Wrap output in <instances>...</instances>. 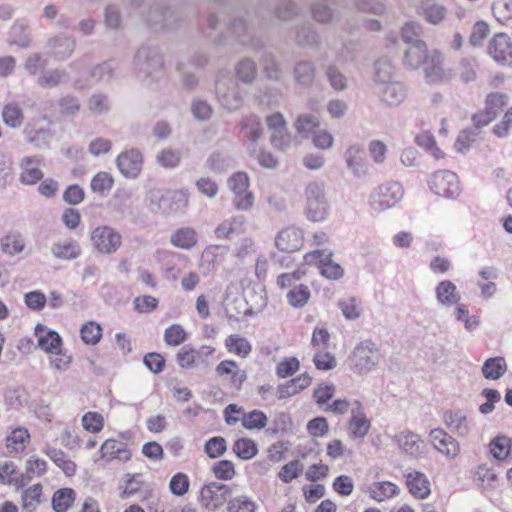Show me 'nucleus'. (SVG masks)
<instances>
[{
  "label": "nucleus",
  "mask_w": 512,
  "mask_h": 512,
  "mask_svg": "<svg viewBox=\"0 0 512 512\" xmlns=\"http://www.w3.org/2000/svg\"><path fill=\"white\" fill-rule=\"evenodd\" d=\"M374 93L387 107L399 106L407 97L405 85L396 79L394 67L389 60L380 59L375 63Z\"/></svg>",
  "instance_id": "1"
},
{
  "label": "nucleus",
  "mask_w": 512,
  "mask_h": 512,
  "mask_svg": "<svg viewBox=\"0 0 512 512\" xmlns=\"http://www.w3.org/2000/svg\"><path fill=\"white\" fill-rule=\"evenodd\" d=\"M136 77L143 83L158 81L164 75L163 57L156 47H140L133 60Z\"/></svg>",
  "instance_id": "2"
},
{
  "label": "nucleus",
  "mask_w": 512,
  "mask_h": 512,
  "mask_svg": "<svg viewBox=\"0 0 512 512\" xmlns=\"http://www.w3.org/2000/svg\"><path fill=\"white\" fill-rule=\"evenodd\" d=\"M404 196V189L398 182H386L379 185L370 196V207L376 212H382L394 207Z\"/></svg>",
  "instance_id": "3"
},
{
  "label": "nucleus",
  "mask_w": 512,
  "mask_h": 512,
  "mask_svg": "<svg viewBox=\"0 0 512 512\" xmlns=\"http://www.w3.org/2000/svg\"><path fill=\"white\" fill-rule=\"evenodd\" d=\"M306 215L314 222L326 219L328 215V203L325 197L324 186L317 182H311L305 189Z\"/></svg>",
  "instance_id": "4"
},
{
  "label": "nucleus",
  "mask_w": 512,
  "mask_h": 512,
  "mask_svg": "<svg viewBox=\"0 0 512 512\" xmlns=\"http://www.w3.org/2000/svg\"><path fill=\"white\" fill-rule=\"evenodd\" d=\"M90 241L98 253L112 255L120 248L122 236L116 229L102 225L91 231Z\"/></svg>",
  "instance_id": "5"
},
{
  "label": "nucleus",
  "mask_w": 512,
  "mask_h": 512,
  "mask_svg": "<svg viewBox=\"0 0 512 512\" xmlns=\"http://www.w3.org/2000/svg\"><path fill=\"white\" fill-rule=\"evenodd\" d=\"M380 361V352L377 346L364 341L357 345L351 356V363L354 370L359 374H366L372 371Z\"/></svg>",
  "instance_id": "6"
},
{
  "label": "nucleus",
  "mask_w": 512,
  "mask_h": 512,
  "mask_svg": "<svg viewBox=\"0 0 512 512\" xmlns=\"http://www.w3.org/2000/svg\"><path fill=\"white\" fill-rule=\"evenodd\" d=\"M266 125L270 132V144L279 151H286L292 146V136L288 131L284 116L279 113H271L266 116Z\"/></svg>",
  "instance_id": "7"
},
{
  "label": "nucleus",
  "mask_w": 512,
  "mask_h": 512,
  "mask_svg": "<svg viewBox=\"0 0 512 512\" xmlns=\"http://www.w3.org/2000/svg\"><path fill=\"white\" fill-rule=\"evenodd\" d=\"M331 257L332 252L327 249L314 250L304 255V262L307 265L317 266L324 277L338 280L343 277L344 269Z\"/></svg>",
  "instance_id": "8"
},
{
  "label": "nucleus",
  "mask_w": 512,
  "mask_h": 512,
  "mask_svg": "<svg viewBox=\"0 0 512 512\" xmlns=\"http://www.w3.org/2000/svg\"><path fill=\"white\" fill-rule=\"evenodd\" d=\"M429 185L433 193L445 198H455L461 192L457 175L449 170L435 172L430 178Z\"/></svg>",
  "instance_id": "9"
},
{
  "label": "nucleus",
  "mask_w": 512,
  "mask_h": 512,
  "mask_svg": "<svg viewBox=\"0 0 512 512\" xmlns=\"http://www.w3.org/2000/svg\"><path fill=\"white\" fill-rule=\"evenodd\" d=\"M424 76L428 83L439 84L450 80L453 73L445 69V56L442 51L433 49L424 63Z\"/></svg>",
  "instance_id": "10"
},
{
  "label": "nucleus",
  "mask_w": 512,
  "mask_h": 512,
  "mask_svg": "<svg viewBox=\"0 0 512 512\" xmlns=\"http://www.w3.org/2000/svg\"><path fill=\"white\" fill-rule=\"evenodd\" d=\"M230 495V486L219 482H211L201 488L199 500L203 507L214 512L227 502Z\"/></svg>",
  "instance_id": "11"
},
{
  "label": "nucleus",
  "mask_w": 512,
  "mask_h": 512,
  "mask_svg": "<svg viewBox=\"0 0 512 512\" xmlns=\"http://www.w3.org/2000/svg\"><path fill=\"white\" fill-rule=\"evenodd\" d=\"M216 93L220 104L229 111H235L242 105V96L236 81L223 78L216 83Z\"/></svg>",
  "instance_id": "12"
},
{
  "label": "nucleus",
  "mask_w": 512,
  "mask_h": 512,
  "mask_svg": "<svg viewBox=\"0 0 512 512\" xmlns=\"http://www.w3.org/2000/svg\"><path fill=\"white\" fill-rule=\"evenodd\" d=\"M429 438L432 446L447 459H455L460 453L458 441L441 428L430 431Z\"/></svg>",
  "instance_id": "13"
},
{
  "label": "nucleus",
  "mask_w": 512,
  "mask_h": 512,
  "mask_svg": "<svg viewBox=\"0 0 512 512\" xmlns=\"http://www.w3.org/2000/svg\"><path fill=\"white\" fill-rule=\"evenodd\" d=\"M116 165L127 178H136L143 166V156L138 149H130L121 152L116 158Z\"/></svg>",
  "instance_id": "14"
},
{
  "label": "nucleus",
  "mask_w": 512,
  "mask_h": 512,
  "mask_svg": "<svg viewBox=\"0 0 512 512\" xmlns=\"http://www.w3.org/2000/svg\"><path fill=\"white\" fill-rule=\"evenodd\" d=\"M488 53L496 62L511 65L512 42L509 36L505 33L495 34L489 42Z\"/></svg>",
  "instance_id": "15"
},
{
  "label": "nucleus",
  "mask_w": 512,
  "mask_h": 512,
  "mask_svg": "<svg viewBox=\"0 0 512 512\" xmlns=\"http://www.w3.org/2000/svg\"><path fill=\"white\" fill-rule=\"evenodd\" d=\"M371 427L362 404L355 401L351 407V416L348 422V432L352 439L364 438Z\"/></svg>",
  "instance_id": "16"
},
{
  "label": "nucleus",
  "mask_w": 512,
  "mask_h": 512,
  "mask_svg": "<svg viewBox=\"0 0 512 512\" xmlns=\"http://www.w3.org/2000/svg\"><path fill=\"white\" fill-rule=\"evenodd\" d=\"M395 441L399 449L414 458H419L425 454L426 445L420 436L412 431L405 430L395 435Z\"/></svg>",
  "instance_id": "17"
},
{
  "label": "nucleus",
  "mask_w": 512,
  "mask_h": 512,
  "mask_svg": "<svg viewBox=\"0 0 512 512\" xmlns=\"http://www.w3.org/2000/svg\"><path fill=\"white\" fill-rule=\"evenodd\" d=\"M47 49L49 54L56 60H66L74 52L76 41L73 37L66 34H58L47 40Z\"/></svg>",
  "instance_id": "18"
},
{
  "label": "nucleus",
  "mask_w": 512,
  "mask_h": 512,
  "mask_svg": "<svg viewBox=\"0 0 512 512\" xmlns=\"http://www.w3.org/2000/svg\"><path fill=\"white\" fill-rule=\"evenodd\" d=\"M344 159L349 171L356 177H363L368 173V163L364 149L359 144H351L344 152Z\"/></svg>",
  "instance_id": "19"
},
{
  "label": "nucleus",
  "mask_w": 512,
  "mask_h": 512,
  "mask_svg": "<svg viewBox=\"0 0 512 512\" xmlns=\"http://www.w3.org/2000/svg\"><path fill=\"white\" fill-rule=\"evenodd\" d=\"M152 197L159 198L158 207L165 213L181 211L188 205L189 196L184 190L168 192L161 194L160 192H152Z\"/></svg>",
  "instance_id": "20"
},
{
  "label": "nucleus",
  "mask_w": 512,
  "mask_h": 512,
  "mask_svg": "<svg viewBox=\"0 0 512 512\" xmlns=\"http://www.w3.org/2000/svg\"><path fill=\"white\" fill-rule=\"evenodd\" d=\"M115 70L113 62H103L91 70L89 79L84 82L78 79L75 82V88L81 90L96 84L107 83L113 78Z\"/></svg>",
  "instance_id": "21"
},
{
  "label": "nucleus",
  "mask_w": 512,
  "mask_h": 512,
  "mask_svg": "<svg viewBox=\"0 0 512 512\" xmlns=\"http://www.w3.org/2000/svg\"><path fill=\"white\" fill-rule=\"evenodd\" d=\"M100 459L109 463L113 460L127 462L131 458V451L123 442L115 439H107L100 447Z\"/></svg>",
  "instance_id": "22"
},
{
  "label": "nucleus",
  "mask_w": 512,
  "mask_h": 512,
  "mask_svg": "<svg viewBox=\"0 0 512 512\" xmlns=\"http://www.w3.org/2000/svg\"><path fill=\"white\" fill-rule=\"evenodd\" d=\"M303 244V232L296 227H287L281 230L276 238V247L283 252H294L301 248Z\"/></svg>",
  "instance_id": "23"
},
{
  "label": "nucleus",
  "mask_w": 512,
  "mask_h": 512,
  "mask_svg": "<svg viewBox=\"0 0 512 512\" xmlns=\"http://www.w3.org/2000/svg\"><path fill=\"white\" fill-rule=\"evenodd\" d=\"M35 336L37 337L38 347L44 352L51 354L59 352L62 348V338L54 330H48L44 325L35 326Z\"/></svg>",
  "instance_id": "24"
},
{
  "label": "nucleus",
  "mask_w": 512,
  "mask_h": 512,
  "mask_svg": "<svg viewBox=\"0 0 512 512\" xmlns=\"http://www.w3.org/2000/svg\"><path fill=\"white\" fill-rule=\"evenodd\" d=\"M443 422L451 433L458 437H466L471 427L465 413L460 410H450L444 413Z\"/></svg>",
  "instance_id": "25"
},
{
  "label": "nucleus",
  "mask_w": 512,
  "mask_h": 512,
  "mask_svg": "<svg viewBox=\"0 0 512 512\" xmlns=\"http://www.w3.org/2000/svg\"><path fill=\"white\" fill-rule=\"evenodd\" d=\"M429 53L426 42L407 45L403 55V64L408 69H418L424 65Z\"/></svg>",
  "instance_id": "26"
},
{
  "label": "nucleus",
  "mask_w": 512,
  "mask_h": 512,
  "mask_svg": "<svg viewBox=\"0 0 512 512\" xmlns=\"http://www.w3.org/2000/svg\"><path fill=\"white\" fill-rule=\"evenodd\" d=\"M437 302L444 307H452L459 304L461 295L456 285L450 280H442L435 287Z\"/></svg>",
  "instance_id": "27"
},
{
  "label": "nucleus",
  "mask_w": 512,
  "mask_h": 512,
  "mask_svg": "<svg viewBox=\"0 0 512 512\" xmlns=\"http://www.w3.org/2000/svg\"><path fill=\"white\" fill-rule=\"evenodd\" d=\"M406 485L409 492L417 499H426L430 495V482L422 472L413 471L408 473Z\"/></svg>",
  "instance_id": "28"
},
{
  "label": "nucleus",
  "mask_w": 512,
  "mask_h": 512,
  "mask_svg": "<svg viewBox=\"0 0 512 512\" xmlns=\"http://www.w3.org/2000/svg\"><path fill=\"white\" fill-rule=\"evenodd\" d=\"M245 218L243 216H233L223 220L214 230L215 237L218 239H231L244 232Z\"/></svg>",
  "instance_id": "29"
},
{
  "label": "nucleus",
  "mask_w": 512,
  "mask_h": 512,
  "mask_svg": "<svg viewBox=\"0 0 512 512\" xmlns=\"http://www.w3.org/2000/svg\"><path fill=\"white\" fill-rule=\"evenodd\" d=\"M41 159L39 157H25L21 161L20 180L23 184L32 185L43 178V172L40 169Z\"/></svg>",
  "instance_id": "30"
},
{
  "label": "nucleus",
  "mask_w": 512,
  "mask_h": 512,
  "mask_svg": "<svg viewBox=\"0 0 512 512\" xmlns=\"http://www.w3.org/2000/svg\"><path fill=\"white\" fill-rule=\"evenodd\" d=\"M198 236L195 229L183 227L174 231L170 236V243L179 249L190 250L196 246Z\"/></svg>",
  "instance_id": "31"
},
{
  "label": "nucleus",
  "mask_w": 512,
  "mask_h": 512,
  "mask_svg": "<svg viewBox=\"0 0 512 512\" xmlns=\"http://www.w3.org/2000/svg\"><path fill=\"white\" fill-rule=\"evenodd\" d=\"M240 128L244 137L252 143H256L263 135L261 119L253 113L242 118Z\"/></svg>",
  "instance_id": "32"
},
{
  "label": "nucleus",
  "mask_w": 512,
  "mask_h": 512,
  "mask_svg": "<svg viewBox=\"0 0 512 512\" xmlns=\"http://www.w3.org/2000/svg\"><path fill=\"white\" fill-rule=\"evenodd\" d=\"M51 253L59 259L73 260L81 254V248L74 239H65L54 243L51 247Z\"/></svg>",
  "instance_id": "33"
},
{
  "label": "nucleus",
  "mask_w": 512,
  "mask_h": 512,
  "mask_svg": "<svg viewBox=\"0 0 512 512\" xmlns=\"http://www.w3.org/2000/svg\"><path fill=\"white\" fill-rule=\"evenodd\" d=\"M399 491V487L389 481L374 482L366 490L370 498L377 502L392 498L398 495Z\"/></svg>",
  "instance_id": "34"
},
{
  "label": "nucleus",
  "mask_w": 512,
  "mask_h": 512,
  "mask_svg": "<svg viewBox=\"0 0 512 512\" xmlns=\"http://www.w3.org/2000/svg\"><path fill=\"white\" fill-rule=\"evenodd\" d=\"M30 442V433L25 427L14 428L6 437V447L10 452H23Z\"/></svg>",
  "instance_id": "35"
},
{
  "label": "nucleus",
  "mask_w": 512,
  "mask_h": 512,
  "mask_svg": "<svg viewBox=\"0 0 512 512\" xmlns=\"http://www.w3.org/2000/svg\"><path fill=\"white\" fill-rule=\"evenodd\" d=\"M417 14L421 15L426 22L432 25H439L447 15V9L441 4L419 5Z\"/></svg>",
  "instance_id": "36"
},
{
  "label": "nucleus",
  "mask_w": 512,
  "mask_h": 512,
  "mask_svg": "<svg viewBox=\"0 0 512 512\" xmlns=\"http://www.w3.org/2000/svg\"><path fill=\"white\" fill-rule=\"evenodd\" d=\"M87 109L93 116L107 114L112 107L109 97L104 93H93L86 102Z\"/></svg>",
  "instance_id": "37"
},
{
  "label": "nucleus",
  "mask_w": 512,
  "mask_h": 512,
  "mask_svg": "<svg viewBox=\"0 0 512 512\" xmlns=\"http://www.w3.org/2000/svg\"><path fill=\"white\" fill-rule=\"evenodd\" d=\"M453 315L457 322H461L467 332L472 333L480 326V318L471 315L467 305L459 303L455 306Z\"/></svg>",
  "instance_id": "38"
},
{
  "label": "nucleus",
  "mask_w": 512,
  "mask_h": 512,
  "mask_svg": "<svg viewBox=\"0 0 512 512\" xmlns=\"http://www.w3.org/2000/svg\"><path fill=\"white\" fill-rule=\"evenodd\" d=\"M68 80L65 69H50L43 71L37 79V84L42 88H53Z\"/></svg>",
  "instance_id": "39"
},
{
  "label": "nucleus",
  "mask_w": 512,
  "mask_h": 512,
  "mask_svg": "<svg viewBox=\"0 0 512 512\" xmlns=\"http://www.w3.org/2000/svg\"><path fill=\"white\" fill-rule=\"evenodd\" d=\"M507 371V364L503 357L487 359L482 366V374L486 379L497 380Z\"/></svg>",
  "instance_id": "40"
},
{
  "label": "nucleus",
  "mask_w": 512,
  "mask_h": 512,
  "mask_svg": "<svg viewBox=\"0 0 512 512\" xmlns=\"http://www.w3.org/2000/svg\"><path fill=\"white\" fill-rule=\"evenodd\" d=\"M32 41L28 27L22 23H16L11 27L8 43L19 48L26 49Z\"/></svg>",
  "instance_id": "41"
},
{
  "label": "nucleus",
  "mask_w": 512,
  "mask_h": 512,
  "mask_svg": "<svg viewBox=\"0 0 512 512\" xmlns=\"http://www.w3.org/2000/svg\"><path fill=\"white\" fill-rule=\"evenodd\" d=\"M42 486L34 484L23 491L21 496L22 509L25 512H34L41 503Z\"/></svg>",
  "instance_id": "42"
},
{
  "label": "nucleus",
  "mask_w": 512,
  "mask_h": 512,
  "mask_svg": "<svg viewBox=\"0 0 512 512\" xmlns=\"http://www.w3.org/2000/svg\"><path fill=\"white\" fill-rule=\"evenodd\" d=\"M76 493L71 488L57 490L52 497V507L55 512H66L73 504Z\"/></svg>",
  "instance_id": "43"
},
{
  "label": "nucleus",
  "mask_w": 512,
  "mask_h": 512,
  "mask_svg": "<svg viewBox=\"0 0 512 512\" xmlns=\"http://www.w3.org/2000/svg\"><path fill=\"white\" fill-rule=\"evenodd\" d=\"M225 347L230 353L236 354L242 358L247 357L252 350L249 341L238 334L228 336L225 340Z\"/></svg>",
  "instance_id": "44"
},
{
  "label": "nucleus",
  "mask_w": 512,
  "mask_h": 512,
  "mask_svg": "<svg viewBox=\"0 0 512 512\" xmlns=\"http://www.w3.org/2000/svg\"><path fill=\"white\" fill-rule=\"evenodd\" d=\"M4 123L11 128H19L23 124L24 114L16 102L8 103L2 111Z\"/></svg>",
  "instance_id": "45"
},
{
  "label": "nucleus",
  "mask_w": 512,
  "mask_h": 512,
  "mask_svg": "<svg viewBox=\"0 0 512 512\" xmlns=\"http://www.w3.org/2000/svg\"><path fill=\"white\" fill-rule=\"evenodd\" d=\"M156 162L165 169H174L181 163V153L172 147H165L156 154Z\"/></svg>",
  "instance_id": "46"
},
{
  "label": "nucleus",
  "mask_w": 512,
  "mask_h": 512,
  "mask_svg": "<svg viewBox=\"0 0 512 512\" xmlns=\"http://www.w3.org/2000/svg\"><path fill=\"white\" fill-rule=\"evenodd\" d=\"M228 253V247L223 245L208 246L201 255V265L207 266V269H213L219 259Z\"/></svg>",
  "instance_id": "47"
},
{
  "label": "nucleus",
  "mask_w": 512,
  "mask_h": 512,
  "mask_svg": "<svg viewBox=\"0 0 512 512\" xmlns=\"http://www.w3.org/2000/svg\"><path fill=\"white\" fill-rule=\"evenodd\" d=\"M423 26L417 21H408L401 28V39L406 45L425 42L421 39Z\"/></svg>",
  "instance_id": "48"
},
{
  "label": "nucleus",
  "mask_w": 512,
  "mask_h": 512,
  "mask_svg": "<svg viewBox=\"0 0 512 512\" xmlns=\"http://www.w3.org/2000/svg\"><path fill=\"white\" fill-rule=\"evenodd\" d=\"M474 480L483 489H494L497 485V476L495 472L486 464L479 465L475 469Z\"/></svg>",
  "instance_id": "49"
},
{
  "label": "nucleus",
  "mask_w": 512,
  "mask_h": 512,
  "mask_svg": "<svg viewBox=\"0 0 512 512\" xmlns=\"http://www.w3.org/2000/svg\"><path fill=\"white\" fill-rule=\"evenodd\" d=\"M315 77V67L307 61L298 62L294 68V78L298 84L309 86Z\"/></svg>",
  "instance_id": "50"
},
{
  "label": "nucleus",
  "mask_w": 512,
  "mask_h": 512,
  "mask_svg": "<svg viewBox=\"0 0 512 512\" xmlns=\"http://www.w3.org/2000/svg\"><path fill=\"white\" fill-rule=\"evenodd\" d=\"M114 185L113 176L106 172L100 171L96 173L90 182V188L93 192L104 194L112 189Z\"/></svg>",
  "instance_id": "51"
},
{
  "label": "nucleus",
  "mask_w": 512,
  "mask_h": 512,
  "mask_svg": "<svg viewBox=\"0 0 512 512\" xmlns=\"http://www.w3.org/2000/svg\"><path fill=\"white\" fill-rule=\"evenodd\" d=\"M80 336L85 344L96 345L102 337V328L98 323L89 321L82 325Z\"/></svg>",
  "instance_id": "52"
},
{
  "label": "nucleus",
  "mask_w": 512,
  "mask_h": 512,
  "mask_svg": "<svg viewBox=\"0 0 512 512\" xmlns=\"http://www.w3.org/2000/svg\"><path fill=\"white\" fill-rule=\"evenodd\" d=\"M233 451L239 458L250 460L256 456L258 449L253 440L241 438L235 441Z\"/></svg>",
  "instance_id": "53"
},
{
  "label": "nucleus",
  "mask_w": 512,
  "mask_h": 512,
  "mask_svg": "<svg viewBox=\"0 0 512 512\" xmlns=\"http://www.w3.org/2000/svg\"><path fill=\"white\" fill-rule=\"evenodd\" d=\"M508 101L509 97L507 94L492 92L486 96L485 108L497 117L500 111L508 104Z\"/></svg>",
  "instance_id": "54"
},
{
  "label": "nucleus",
  "mask_w": 512,
  "mask_h": 512,
  "mask_svg": "<svg viewBox=\"0 0 512 512\" xmlns=\"http://www.w3.org/2000/svg\"><path fill=\"white\" fill-rule=\"evenodd\" d=\"M310 298V291L305 285H297L287 293L288 303L296 308L303 307Z\"/></svg>",
  "instance_id": "55"
},
{
  "label": "nucleus",
  "mask_w": 512,
  "mask_h": 512,
  "mask_svg": "<svg viewBox=\"0 0 512 512\" xmlns=\"http://www.w3.org/2000/svg\"><path fill=\"white\" fill-rule=\"evenodd\" d=\"M53 138V133L49 129H32L27 132L26 139L39 149L47 148Z\"/></svg>",
  "instance_id": "56"
},
{
  "label": "nucleus",
  "mask_w": 512,
  "mask_h": 512,
  "mask_svg": "<svg viewBox=\"0 0 512 512\" xmlns=\"http://www.w3.org/2000/svg\"><path fill=\"white\" fill-rule=\"evenodd\" d=\"M489 447L495 459L503 460L510 453L511 441L506 436H497L490 442Z\"/></svg>",
  "instance_id": "57"
},
{
  "label": "nucleus",
  "mask_w": 512,
  "mask_h": 512,
  "mask_svg": "<svg viewBox=\"0 0 512 512\" xmlns=\"http://www.w3.org/2000/svg\"><path fill=\"white\" fill-rule=\"evenodd\" d=\"M157 254L162 267L167 272H170L173 277H176L180 272V269L177 267V262L181 260V256L175 252L167 250L159 251Z\"/></svg>",
  "instance_id": "58"
},
{
  "label": "nucleus",
  "mask_w": 512,
  "mask_h": 512,
  "mask_svg": "<svg viewBox=\"0 0 512 512\" xmlns=\"http://www.w3.org/2000/svg\"><path fill=\"white\" fill-rule=\"evenodd\" d=\"M83 428L90 433H99L104 427V417L98 412L89 411L81 418Z\"/></svg>",
  "instance_id": "59"
},
{
  "label": "nucleus",
  "mask_w": 512,
  "mask_h": 512,
  "mask_svg": "<svg viewBox=\"0 0 512 512\" xmlns=\"http://www.w3.org/2000/svg\"><path fill=\"white\" fill-rule=\"evenodd\" d=\"M198 359L199 352L188 345L182 347L176 354V361L178 365L184 369L193 368Z\"/></svg>",
  "instance_id": "60"
},
{
  "label": "nucleus",
  "mask_w": 512,
  "mask_h": 512,
  "mask_svg": "<svg viewBox=\"0 0 512 512\" xmlns=\"http://www.w3.org/2000/svg\"><path fill=\"white\" fill-rule=\"evenodd\" d=\"M25 246L24 240L20 234L6 235L1 241L3 252L9 255H16L23 251Z\"/></svg>",
  "instance_id": "61"
},
{
  "label": "nucleus",
  "mask_w": 512,
  "mask_h": 512,
  "mask_svg": "<svg viewBox=\"0 0 512 512\" xmlns=\"http://www.w3.org/2000/svg\"><path fill=\"white\" fill-rule=\"evenodd\" d=\"M47 65L46 59H44L41 53H31L24 61V70L31 76L37 75L43 71Z\"/></svg>",
  "instance_id": "62"
},
{
  "label": "nucleus",
  "mask_w": 512,
  "mask_h": 512,
  "mask_svg": "<svg viewBox=\"0 0 512 512\" xmlns=\"http://www.w3.org/2000/svg\"><path fill=\"white\" fill-rule=\"evenodd\" d=\"M255 503L247 496L241 495L227 502V512H255Z\"/></svg>",
  "instance_id": "63"
},
{
  "label": "nucleus",
  "mask_w": 512,
  "mask_h": 512,
  "mask_svg": "<svg viewBox=\"0 0 512 512\" xmlns=\"http://www.w3.org/2000/svg\"><path fill=\"white\" fill-rule=\"evenodd\" d=\"M492 12L501 23L512 19V0H496L492 5Z\"/></svg>",
  "instance_id": "64"
}]
</instances>
